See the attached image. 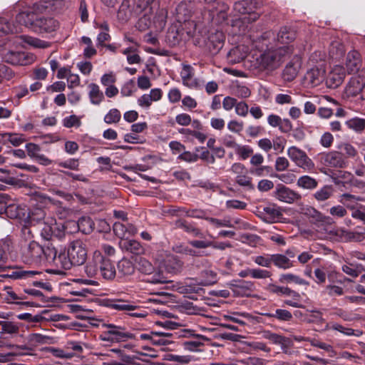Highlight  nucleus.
I'll list each match as a JSON object with an SVG mask.
<instances>
[{"instance_id": "nucleus-1", "label": "nucleus", "mask_w": 365, "mask_h": 365, "mask_svg": "<svg viewBox=\"0 0 365 365\" xmlns=\"http://www.w3.org/2000/svg\"><path fill=\"white\" fill-rule=\"evenodd\" d=\"M85 272L88 277L101 276L105 279L111 280L114 279L116 270L110 259L104 257L101 252L96 251L85 267Z\"/></svg>"}, {"instance_id": "nucleus-2", "label": "nucleus", "mask_w": 365, "mask_h": 365, "mask_svg": "<svg viewBox=\"0 0 365 365\" xmlns=\"http://www.w3.org/2000/svg\"><path fill=\"white\" fill-rule=\"evenodd\" d=\"M53 265L56 268L47 269V273L64 275L66 269H69L71 262L63 250L54 246L53 242L47 243V264Z\"/></svg>"}, {"instance_id": "nucleus-3", "label": "nucleus", "mask_w": 365, "mask_h": 365, "mask_svg": "<svg viewBox=\"0 0 365 365\" xmlns=\"http://www.w3.org/2000/svg\"><path fill=\"white\" fill-rule=\"evenodd\" d=\"M293 53L292 46H282L277 48L269 50L261 54L260 64L264 68L274 69L279 66L284 59Z\"/></svg>"}, {"instance_id": "nucleus-4", "label": "nucleus", "mask_w": 365, "mask_h": 365, "mask_svg": "<svg viewBox=\"0 0 365 365\" xmlns=\"http://www.w3.org/2000/svg\"><path fill=\"white\" fill-rule=\"evenodd\" d=\"M103 326L107 328V330L103 331L99 336L102 341L117 343L135 338L133 334L126 331L123 327L113 324H103Z\"/></svg>"}, {"instance_id": "nucleus-5", "label": "nucleus", "mask_w": 365, "mask_h": 365, "mask_svg": "<svg viewBox=\"0 0 365 365\" xmlns=\"http://www.w3.org/2000/svg\"><path fill=\"white\" fill-rule=\"evenodd\" d=\"M31 204L33 209L29 215L31 223L33 225H45L46 197L36 192L31 198Z\"/></svg>"}, {"instance_id": "nucleus-6", "label": "nucleus", "mask_w": 365, "mask_h": 365, "mask_svg": "<svg viewBox=\"0 0 365 365\" xmlns=\"http://www.w3.org/2000/svg\"><path fill=\"white\" fill-rule=\"evenodd\" d=\"M67 257L71 262V267L84 264L87 259V250L83 242L81 240H76L70 242Z\"/></svg>"}, {"instance_id": "nucleus-7", "label": "nucleus", "mask_w": 365, "mask_h": 365, "mask_svg": "<svg viewBox=\"0 0 365 365\" xmlns=\"http://www.w3.org/2000/svg\"><path fill=\"white\" fill-rule=\"evenodd\" d=\"M287 155L297 167L304 171L310 172L314 169V162L304 150L292 146L288 148Z\"/></svg>"}, {"instance_id": "nucleus-8", "label": "nucleus", "mask_w": 365, "mask_h": 365, "mask_svg": "<svg viewBox=\"0 0 365 365\" xmlns=\"http://www.w3.org/2000/svg\"><path fill=\"white\" fill-rule=\"evenodd\" d=\"M321 165L331 168H345L348 162L341 152L332 150L320 153L318 156Z\"/></svg>"}, {"instance_id": "nucleus-9", "label": "nucleus", "mask_w": 365, "mask_h": 365, "mask_svg": "<svg viewBox=\"0 0 365 365\" xmlns=\"http://www.w3.org/2000/svg\"><path fill=\"white\" fill-rule=\"evenodd\" d=\"M6 62L14 66H27L35 61V56L24 51H9L4 55Z\"/></svg>"}, {"instance_id": "nucleus-10", "label": "nucleus", "mask_w": 365, "mask_h": 365, "mask_svg": "<svg viewBox=\"0 0 365 365\" xmlns=\"http://www.w3.org/2000/svg\"><path fill=\"white\" fill-rule=\"evenodd\" d=\"M365 82V71L352 76L346 86L345 92L348 96H362V90Z\"/></svg>"}, {"instance_id": "nucleus-11", "label": "nucleus", "mask_w": 365, "mask_h": 365, "mask_svg": "<svg viewBox=\"0 0 365 365\" xmlns=\"http://www.w3.org/2000/svg\"><path fill=\"white\" fill-rule=\"evenodd\" d=\"M363 63L360 53L353 49L348 52L346 60L345 66L346 71L349 74L359 73H360L362 68Z\"/></svg>"}, {"instance_id": "nucleus-12", "label": "nucleus", "mask_w": 365, "mask_h": 365, "mask_svg": "<svg viewBox=\"0 0 365 365\" xmlns=\"http://www.w3.org/2000/svg\"><path fill=\"white\" fill-rule=\"evenodd\" d=\"M274 192L275 197L277 200L289 204L294 203L302 199V195L299 192L283 185H278Z\"/></svg>"}, {"instance_id": "nucleus-13", "label": "nucleus", "mask_w": 365, "mask_h": 365, "mask_svg": "<svg viewBox=\"0 0 365 365\" xmlns=\"http://www.w3.org/2000/svg\"><path fill=\"white\" fill-rule=\"evenodd\" d=\"M345 76L344 68L341 65H336L329 73L326 79V84L330 88H336L344 82Z\"/></svg>"}, {"instance_id": "nucleus-14", "label": "nucleus", "mask_w": 365, "mask_h": 365, "mask_svg": "<svg viewBox=\"0 0 365 365\" xmlns=\"http://www.w3.org/2000/svg\"><path fill=\"white\" fill-rule=\"evenodd\" d=\"M325 71L318 67H314L307 71L304 81L308 86L314 87L319 85L324 79Z\"/></svg>"}, {"instance_id": "nucleus-15", "label": "nucleus", "mask_w": 365, "mask_h": 365, "mask_svg": "<svg viewBox=\"0 0 365 365\" xmlns=\"http://www.w3.org/2000/svg\"><path fill=\"white\" fill-rule=\"evenodd\" d=\"M231 289L235 296L250 297L255 289V285L250 281L239 280L231 284Z\"/></svg>"}, {"instance_id": "nucleus-16", "label": "nucleus", "mask_w": 365, "mask_h": 365, "mask_svg": "<svg viewBox=\"0 0 365 365\" xmlns=\"http://www.w3.org/2000/svg\"><path fill=\"white\" fill-rule=\"evenodd\" d=\"M263 339L270 341L272 344L280 345L283 352L286 353L289 339L282 335L274 333L269 330H263L261 332Z\"/></svg>"}, {"instance_id": "nucleus-17", "label": "nucleus", "mask_w": 365, "mask_h": 365, "mask_svg": "<svg viewBox=\"0 0 365 365\" xmlns=\"http://www.w3.org/2000/svg\"><path fill=\"white\" fill-rule=\"evenodd\" d=\"M193 4L191 1H181L175 9V19L177 22L185 21L192 17Z\"/></svg>"}, {"instance_id": "nucleus-18", "label": "nucleus", "mask_w": 365, "mask_h": 365, "mask_svg": "<svg viewBox=\"0 0 365 365\" xmlns=\"http://www.w3.org/2000/svg\"><path fill=\"white\" fill-rule=\"evenodd\" d=\"M174 225L175 228L182 229L193 237H204L202 232L193 222H189L183 219H178L175 221Z\"/></svg>"}, {"instance_id": "nucleus-19", "label": "nucleus", "mask_w": 365, "mask_h": 365, "mask_svg": "<svg viewBox=\"0 0 365 365\" xmlns=\"http://www.w3.org/2000/svg\"><path fill=\"white\" fill-rule=\"evenodd\" d=\"M301 68V61L298 56H295L294 58L289 62L283 71V78L287 81H292L294 80L298 74V72Z\"/></svg>"}, {"instance_id": "nucleus-20", "label": "nucleus", "mask_w": 365, "mask_h": 365, "mask_svg": "<svg viewBox=\"0 0 365 365\" xmlns=\"http://www.w3.org/2000/svg\"><path fill=\"white\" fill-rule=\"evenodd\" d=\"M295 38L296 32L291 28L284 26L280 29L274 39L279 43L284 44V46H290L289 43H292ZM291 46L294 48L293 45Z\"/></svg>"}, {"instance_id": "nucleus-21", "label": "nucleus", "mask_w": 365, "mask_h": 365, "mask_svg": "<svg viewBox=\"0 0 365 365\" xmlns=\"http://www.w3.org/2000/svg\"><path fill=\"white\" fill-rule=\"evenodd\" d=\"M225 36L222 32L217 31L210 34L207 38V46L210 51L216 53L220 50L223 46Z\"/></svg>"}, {"instance_id": "nucleus-22", "label": "nucleus", "mask_w": 365, "mask_h": 365, "mask_svg": "<svg viewBox=\"0 0 365 365\" xmlns=\"http://www.w3.org/2000/svg\"><path fill=\"white\" fill-rule=\"evenodd\" d=\"M180 77L182 83L190 88H196L197 86V79L194 78L193 68L190 65H184L180 72Z\"/></svg>"}, {"instance_id": "nucleus-23", "label": "nucleus", "mask_w": 365, "mask_h": 365, "mask_svg": "<svg viewBox=\"0 0 365 365\" xmlns=\"http://www.w3.org/2000/svg\"><path fill=\"white\" fill-rule=\"evenodd\" d=\"M36 16V11L33 9L31 11H25L20 12L16 16V26H21V32L22 31L23 26L31 28L33 19Z\"/></svg>"}, {"instance_id": "nucleus-24", "label": "nucleus", "mask_w": 365, "mask_h": 365, "mask_svg": "<svg viewBox=\"0 0 365 365\" xmlns=\"http://www.w3.org/2000/svg\"><path fill=\"white\" fill-rule=\"evenodd\" d=\"M104 305L119 311H134L137 308V306L120 299H106L105 300Z\"/></svg>"}, {"instance_id": "nucleus-25", "label": "nucleus", "mask_w": 365, "mask_h": 365, "mask_svg": "<svg viewBox=\"0 0 365 365\" xmlns=\"http://www.w3.org/2000/svg\"><path fill=\"white\" fill-rule=\"evenodd\" d=\"M26 212L27 210L24 206L11 203L10 201L8 204L5 214L11 219L21 220L26 217Z\"/></svg>"}, {"instance_id": "nucleus-26", "label": "nucleus", "mask_w": 365, "mask_h": 365, "mask_svg": "<svg viewBox=\"0 0 365 365\" xmlns=\"http://www.w3.org/2000/svg\"><path fill=\"white\" fill-rule=\"evenodd\" d=\"M120 247L123 250L136 255L144 252L143 247L138 241L135 240L125 239L120 242Z\"/></svg>"}, {"instance_id": "nucleus-27", "label": "nucleus", "mask_w": 365, "mask_h": 365, "mask_svg": "<svg viewBox=\"0 0 365 365\" xmlns=\"http://www.w3.org/2000/svg\"><path fill=\"white\" fill-rule=\"evenodd\" d=\"M88 88L89 89L88 97L90 102L96 106L100 105L104 100V94L100 89L99 86L96 83H91L88 84Z\"/></svg>"}, {"instance_id": "nucleus-28", "label": "nucleus", "mask_w": 365, "mask_h": 365, "mask_svg": "<svg viewBox=\"0 0 365 365\" xmlns=\"http://www.w3.org/2000/svg\"><path fill=\"white\" fill-rule=\"evenodd\" d=\"M177 28V33L181 34L182 35L185 33L188 36H192L197 27V24L195 21L190 19H186L185 21L177 22L175 25Z\"/></svg>"}, {"instance_id": "nucleus-29", "label": "nucleus", "mask_w": 365, "mask_h": 365, "mask_svg": "<svg viewBox=\"0 0 365 365\" xmlns=\"http://www.w3.org/2000/svg\"><path fill=\"white\" fill-rule=\"evenodd\" d=\"M71 223L83 234H90L94 229V222L91 217L87 216L81 217L77 222H73Z\"/></svg>"}, {"instance_id": "nucleus-30", "label": "nucleus", "mask_w": 365, "mask_h": 365, "mask_svg": "<svg viewBox=\"0 0 365 365\" xmlns=\"http://www.w3.org/2000/svg\"><path fill=\"white\" fill-rule=\"evenodd\" d=\"M272 264L279 269H288L294 266V262L282 254L272 255Z\"/></svg>"}, {"instance_id": "nucleus-31", "label": "nucleus", "mask_w": 365, "mask_h": 365, "mask_svg": "<svg viewBox=\"0 0 365 365\" xmlns=\"http://www.w3.org/2000/svg\"><path fill=\"white\" fill-rule=\"evenodd\" d=\"M25 299L26 296L24 294H18L11 288L7 289L4 297V300L9 304H28V302H23Z\"/></svg>"}, {"instance_id": "nucleus-32", "label": "nucleus", "mask_w": 365, "mask_h": 365, "mask_svg": "<svg viewBox=\"0 0 365 365\" xmlns=\"http://www.w3.org/2000/svg\"><path fill=\"white\" fill-rule=\"evenodd\" d=\"M344 45L339 41L332 42L329 47V56L336 60H340L345 54Z\"/></svg>"}, {"instance_id": "nucleus-33", "label": "nucleus", "mask_w": 365, "mask_h": 365, "mask_svg": "<svg viewBox=\"0 0 365 365\" xmlns=\"http://www.w3.org/2000/svg\"><path fill=\"white\" fill-rule=\"evenodd\" d=\"M202 279L198 282L199 285L209 286L217 282V273L211 269H205L201 272Z\"/></svg>"}, {"instance_id": "nucleus-34", "label": "nucleus", "mask_w": 365, "mask_h": 365, "mask_svg": "<svg viewBox=\"0 0 365 365\" xmlns=\"http://www.w3.org/2000/svg\"><path fill=\"white\" fill-rule=\"evenodd\" d=\"M279 281L281 283H294L299 285H308L309 282L299 276L292 273L282 274L279 276Z\"/></svg>"}, {"instance_id": "nucleus-35", "label": "nucleus", "mask_w": 365, "mask_h": 365, "mask_svg": "<svg viewBox=\"0 0 365 365\" xmlns=\"http://www.w3.org/2000/svg\"><path fill=\"white\" fill-rule=\"evenodd\" d=\"M262 215L265 221L272 222L279 218L282 214L274 205H269L263 207Z\"/></svg>"}, {"instance_id": "nucleus-36", "label": "nucleus", "mask_w": 365, "mask_h": 365, "mask_svg": "<svg viewBox=\"0 0 365 365\" xmlns=\"http://www.w3.org/2000/svg\"><path fill=\"white\" fill-rule=\"evenodd\" d=\"M21 26H16L14 24L11 25L9 21L4 18H0V36L2 34L20 33Z\"/></svg>"}, {"instance_id": "nucleus-37", "label": "nucleus", "mask_w": 365, "mask_h": 365, "mask_svg": "<svg viewBox=\"0 0 365 365\" xmlns=\"http://www.w3.org/2000/svg\"><path fill=\"white\" fill-rule=\"evenodd\" d=\"M297 185L303 189L314 190L317 187L318 182L314 178L309 175H303L297 180Z\"/></svg>"}, {"instance_id": "nucleus-38", "label": "nucleus", "mask_w": 365, "mask_h": 365, "mask_svg": "<svg viewBox=\"0 0 365 365\" xmlns=\"http://www.w3.org/2000/svg\"><path fill=\"white\" fill-rule=\"evenodd\" d=\"M235 182L246 190H255V185L252 183V178L246 173L237 175L235 178Z\"/></svg>"}, {"instance_id": "nucleus-39", "label": "nucleus", "mask_w": 365, "mask_h": 365, "mask_svg": "<svg viewBox=\"0 0 365 365\" xmlns=\"http://www.w3.org/2000/svg\"><path fill=\"white\" fill-rule=\"evenodd\" d=\"M362 198L359 196L344 193L340 196L339 202L342 203L346 208L350 210L355 209V202L361 201Z\"/></svg>"}, {"instance_id": "nucleus-40", "label": "nucleus", "mask_w": 365, "mask_h": 365, "mask_svg": "<svg viewBox=\"0 0 365 365\" xmlns=\"http://www.w3.org/2000/svg\"><path fill=\"white\" fill-rule=\"evenodd\" d=\"M334 193V189L331 185H324L314 194V197L319 202L329 199Z\"/></svg>"}, {"instance_id": "nucleus-41", "label": "nucleus", "mask_w": 365, "mask_h": 365, "mask_svg": "<svg viewBox=\"0 0 365 365\" xmlns=\"http://www.w3.org/2000/svg\"><path fill=\"white\" fill-rule=\"evenodd\" d=\"M26 148L29 155L36 158V160H38L41 164L45 163L46 159L44 158L43 155L41 154V149L38 145L29 143L26 145Z\"/></svg>"}, {"instance_id": "nucleus-42", "label": "nucleus", "mask_w": 365, "mask_h": 365, "mask_svg": "<svg viewBox=\"0 0 365 365\" xmlns=\"http://www.w3.org/2000/svg\"><path fill=\"white\" fill-rule=\"evenodd\" d=\"M30 29L36 33H43L46 31V19L43 18V16L36 12V16L33 19Z\"/></svg>"}, {"instance_id": "nucleus-43", "label": "nucleus", "mask_w": 365, "mask_h": 365, "mask_svg": "<svg viewBox=\"0 0 365 365\" xmlns=\"http://www.w3.org/2000/svg\"><path fill=\"white\" fill-rule=\"evenodd\" d=\"M118 272L122 275H130L135 271V267L132 262L127 259L120 260L117 265Z\"/></svg>"}, {"instance_id": "nucleus-44", "label": "nucleus", "mask_w": 365, "mask_h": 365, "mask_svg": "<svg viewBox=\"0 0 365 365\" xmlns=\"http://www.w3.org/2000/svg\"><path fill=\"white\" fill-rule=\"evenodd\" d=\"M345 124L349 129L361 133L365 128V119L355 117L346 120Z\"/></svg>"}, {"instance_id": "nucleus-45", "label": "nucleus", "mask_w": 365, "mask_h": 365, "mask_svg": "<svg viewBox=\"0 0 365 365\" xmlns=\"http://www.w3.org/2000/svg\"><path fill=\"white\" fill-rule=\"evenodd\" d=\"M347 158L356 159L359 158V153L356 148L349 143H342L339 147Z\"/></svg>"}, {"instance_id": "nucleus-46", "label": "nucleus", "mask_w": 365, "mask_h": 365, "mask_svg": "<svg viewBox=\"0 0 365 365\" xmlns=\"http://www.w3.org/2000/svg\"><path fill=\"white\" fill-rule=\"evenodd\" d=\"M192 357L189 355H177L173 354H167L165 355L164 359L173 361L176 365H185L190 363Z\"/></svg>"}, {"instance_id": "nucleus-47", "label": "nucleus", "mask_w": 365, "mask_h": 365, "mask_svg": "<svg viewBox=\"0 0 365 365\" xmlns=\"http://www.w3.org/2000/svg\"><path fill=\"white\" fill-rule=\"evenodd\" d=\"M197 339H190L183 342V347L185 349L190 351H196L199 348L203 345V342L200 341L199 339L205 340L206 338L202 335L197 336Z\"/></svg>"}, {"instance_id": "nucleus-48", "label": "nucleus", "mask_w": 365, "mask_h": 365, "mask_svg": "<svg viewBox=\"0 0 365 365\" xmlns=\"http://www.w3.org/2000/svg\"><path fill=\"white\" fill-rule=\"evenodd\" d=\"M49 223V230H47V235L48 232H51V236L56 237H61L63 235V225L62 224H57L55 219L51 218L50 222L47 221V224Z\"/></svg>"}, {"instance_id": "nucleus-49", "label": "nucleus", "mask_w": 365, "mask_h": 365, "mask_svg": "<svg viewBox=\"0 0 365 365\" xmlns=\"http://www.w3.org/2000/svg\"><path fill=\"white\" fill-rule=\"evenodd\" d=\"M43 252V248L36 242L32 241L29 244L28 255L31 258H38Z\"/></svg>"}, {"instance_id": "nucleus-50", "label": "nucleus", "mask_w": 365, "mask_h": 365, "mask_svg": "<svg viewBox=\"0 0 365 365\" xmlns=\"http://www.w3.org/2000/svg\"><path fill=\"white\" fill-rule=\"evenodd\" d=\"M173 250L178 254L186 255L192 257L198 256L197 252L184 244H178L173 247Z\"/></svg>"}, {"instance_id": "nucleus-51", "label": "nucleus", "mask_w": 365, "mask_h": 365, "mask_svg": "<svg viewBox=\"0 0 365 365\" xmlns=\"http://www.w3.org/2000/svg\"><path fill=\"white\" fill-rule=\"evenodd\" d=\"M275 319L280 322H289L293 319V315L287 309H275Z\"/></svg>"}, {"instance_id": "nucleus-52", "label": "nucleus", "mask_w": 365, "mask_h": 365, "mask_svg": "<svg viewBox=\"0 0 365 365\" xmlns=\"http://www.w3.org/2000/svg\"><path fill=\"white\" fill-rule=\"evenodd\" d=\"M121 115L116 108L110 109L104 116V121L107 124L117 123L120 121Z\"/></svg>"}, {"instance_id": "nucleus-53", "label": "nucleus", "mask_w": 365, "mask_h": 365, "mask_svg": "<svg viewBox=\"0 0 365 365\" xmlns=\"http://www.w3.org/2000/svg\"><path fill=\"white\" fill-rule=\"evenodd\" d=\"M359 268H362V265L357 264L354 266L353 264H344L341 267L342 271L352 277H356L359 275L361 272Z\"/></svg>"}, {"instance_id": "nucleus-54", "label": "nucleus", "mask_w": 365, "mask_h": 365, "mask_svg": "<svg viewBox=\"0 0 365 365\" xmlns=\"http://www.w3.org/2000/svg\"><path fill=\"white\" fill-rule=\"evenodd\" d=\"M235 151L242 160H246L253 153V149L250 146L240 144L237 145Z\"/></svg>"}, {"instance_id": "nucleus-55", "label": "nucleus", "mask_w": 365, "mask_h": 365, "mask_svg": "<svg viewBox=\"0 0 365 365\" xmlns=\"http://www.w3.org/2000/svg\"><path fill=\"white\" fill-rule=\"evenodd\" d=\"M14 76V73L9 67L0 63V83L11 80Z\"/></svg>"}, {"instance_id": "nucleus-56", "label": "nucleus", "mask_w": 365, "mask_h": 365, "mask_svg": "<svg viewBox=\"0 0 365 365\" xmlns=\"http://www.w3.org/2000/svg\"><path fill=\"white\" fill-rule=\"evenodd\" d=\"M250 276L254 279H267L272 276L271 272L260 268L250 269Z\"/></svg>"}, {"instance_id": "nucleus-57", "label": "nucleus", "mask_w": 365, "mask_h": 365, "mask_svg": "<svg viewBox=\"0 0 365 365\" xmlns=\"http://www.w3.org/2000/svg\"><path fill=\"white\" fill-rule=\"evenodd\" d=\"M272 255H259L254 257V262L262 267H270L272 264Z\"/></svg>"}, {"instance_id": "nucleus-58", "label": "nucleus", "mask_w": 365, "mask_h": 365, "mask_svg": "<svg viewBox=\"0 0 365 365\" xmlns=\"http://www.w3.org/2000/svg\"><path fill=\"white\" fill-rule=\"evenodd\" d=\"M4 138H6V140L14 146H18L25 141V138L21 134L5 133L4 134Z\"/></svg>"}, {"instance_id": "nucleus-59", "label": "nucleus", "mask_w": 365, "mask_h": 365, "mask_svg": "<svg viewBox=\"0 0 365 365\" xmlns=\"http://www.w3.org/2000/svg\"><path fill=\"white\" fill-rule=\"evenodd\" d=\"M329 213L334 218H342L347 215V210L344 206L338 205L331 207Z\"/></svg>"}, {"instance_id": "nucleus-60", "label": "nucleus", "mask_w": 365, "mask_h": 365, "mask_svg": "<svg viewBox=\"0 0 365 365\" xmlns=\"http://www.w3.org/2000/svg\"><path fill=\"white\" fill-rule=\"evenodd\" d=\"M185 216L192 218L204 219L207 217L206 211L200 209L185 210L182 209Z\"/></svg>"}, {"instance_id": "nucleus-61", "label": "nucleus", "mask_w": 365, "mask_h": 365, "mask_svg": "<svg viewBox=\"0 0 365 365\" xmlns=\"http://www.w3.org/2000/svg\"><path fill=\"white\" fill-rule=\"evenodd\" d=\"M307 210L309 211V215L312 217L315 218V220L318 222L329 223L331 220L330 217L324 215L313 207L307 208Z\"/></svg>"}, {"instance_id": "nucleus-62", "label": "nucleus", "mask_w": 365, "mask_h": 365, "mask_svg": "<svg viewBox=\"0 0 365 365\" xmlns=\"http://www.w3.org/2000/svg\"><path fill=\"white\" fill-rule=\"evenodd\" d=\"M249 3L247 1L242 0L235 3L233 9L235 11L240 14H246L250 12V8L248 6Z\"/></svg>"}, {"instance_id": "nucleus-63", "label": "nucleus", "mask_w": 365, "mask_h": 365, "mask_svg": "<svg viewBox=\"0 0 365 365\" xmlns=\"http://www.w3.org/2000/svg\"><path fill=\"white\" fill-rule=\"evenodd\" d=\"M276 177L285 184H292L297 179L296 175L291 170L284 173L277 174Z\"/></svg>"}, {"instance_id": "nucleus-64", "label": "nucleus", "mask_w": 365, "mask_h": 365, "mask_svg": "<svg viewBox=\"0 0 365 365\" xmlns=\"http://www.w3.org/2000/svg\"><path fill=\"white\" fill-rule=\"evenodd\" d=\"M113 230L115 235L119 238L123 239L126 237L127 230L125 225L119 222H116L113 225Z\"/></svg>"}]
</instances>
